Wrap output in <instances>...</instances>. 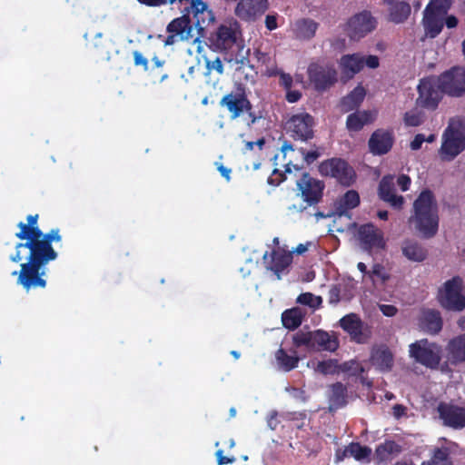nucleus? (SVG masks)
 <instances>
[{"instance_id":"dca6fc26","label":"nucleus","mask_w":465,"mask_h":465,"mask_svg":"<svg viewBox=\"0 0 465 465\" xmlns=\"http://www.w3.org/2000/svg\"><path fill=\"white\" fill-rule=\"evenodd\" d=\"M360 203V196L359 193L354 190L347 191L343 195L338 198L334 203V213L337 216L334 223H336L338 220H341L342 217H347L349 219V223L346 226L347 229H350L354 225L352 222H351V217L349 215V211L357 207Z\"/></svg>"},{"instance_id":"6e6d98bb","label":"nucleus","mask_w":465,"mask_h":465,"mask_svg":"<svg viewBox=\"0 0 465 465\" xmlns=\"http://www.w3.org/2000/svg\"><path fill=\"white\" fill-rule=\"evenodd\" d=\"M302 97L301 92L297 90L288 89L286 92V99L289 103H295Z\"/></svg>"},{"instance_id":"b1692460","label":"nucleus","mask_w":465,"mask_h":465,"mask_svg":"<svg viewBox=\"0 0 465 465\" xmlns=\"http://www.w3.org/2000/svg\"><path fill=\"white\" fill-rule=\"evenodd\" d=\"M401 249L403 256L411 262H421L427 257L426 249L412 239H405L401 242Z\"/></svg>"},{"instance_id":"bb28decb","label":"nucleus","mask_w":465,"mask_h":465,"mask_svg":"<svg viewBox=\"0 0 465 465\" xmlns=\"http://www.w3.org/2000/svg\"><path fill=\"white\" fill-rule=\"evenodd\" d=\"M341 326L357 341L363 340L362 322L356 314H349L340 321Z\"/></svg>"},{"instance_id":"79ce46f5","label":"nucleus","mask_w":465,"mask_h":465,"mask_svg":"<svg viewBox=\"0 0 465 465\" xmlns=\"http://www.w3.org/2000/svg\"><path fill=\"white\" fill-rule=\"evenodd\" d=\"M421 465H452V463L448 450L437 448L430 460L423 462Z\"/></svg>"},{"instance_id":"ea45409f","label":"nucleus","mask_w":465,"mask_h":465,"mask_svg":"<svg viewBox=\"0 0 465 465\" xmlns=\"http://www.w3.org/2000/svg\"><path fill=\"white\" fill-rule=\"evenodd\" d=\"M317 30V24L312 20H302L297 23V35L301 38H311Z\"/></svg>"},{"instance_id":"4be33fe9","label":"nucleus","mask_w":465,"mask_h":465,"mask_svg":"<svg viewBox=\"0 0 465 465\" xmlns=\"http://www.w3.org/2000/svg\"><path fill=\"white\" fill-rule=\"evenodd\" d=\"M195 28L191 25V21L187 15L173 19L167 26L170 34H175L179 36V40H189L194 37L193 31Z\"/></svg>"},{"instance_id":"774afa93","label":"nucleus","mask_w":465,"mask_h":465,"mask_svg":"<svg viewBox=\"0 0 465 465\" xmlns=\"http://www.w3.org/2000/svg\"><path fill=\"white\" fill-rule=\"evenodd\" d=\"M444 23L448 28H454L458 25V19L454 15L444 16Z\"/></svg>"},{"instance_id":"f704fd0d","label":"nucleus","mask_w":465,"mask_h":465,"mask_svg":"<svg viewBox=\"0 0 465 465\" xmlns=\"http://www.w3.org/2000/svg\"><path fill=\"white\" fill-rule=\"evenodd\" d=\"M401 452V447L394 440H385V442L377 446L375 456L379 461L388 460L391 455H397Z\"/></svg>"},{"instance_id":"9b49d317","label":"nucleus","mask_w":465,"mask_h":465,"mask_svg":"<svg viewBox=\"0 0 465 465\" xmlns=\"http://www.w3.org/2000/svg\"><path fill=\"white\" fill-rule=\"evenodd\" d=\"M313 119L308 113L292 114L285 123L286 130L293 137L301 140H308L312 136Z\"/></svg>"},{"instance_id":"f8f14e48","label":"nucleus","mask_w":465,"mask_h":465,"mask_svg":"<svg viewBox=\"0 0 465 465\" xmlns=\"http://www.w3.org/2000/svg\"><path fill=\"white\" fill-rule=\"evenodd\" d=\"M176 0H171L174 3ZM180 3L186 2L189 5L185 7L188 13H192L195 20V26L197 31L203 30L204 27L214 22V15L212 10L208 8L206 3L203 0H178Z\"/></svg>"},{"instance_id":"0e129e2a","label":"nucleus","mask_w":465,"mask_h":465,"mask_svg":"<svg viewBox=\"0 0 465 465\" xmlns=\"http://www.w3.org/2000/svg\"><path fill=\"white\" fill-rule=\"evenodd\" d=\"M429 346H430V343H429L428 340L422 339V340H420V341H417L411 343L410 345V349H417V350L430 349Z\"/></svg>"},{"instance_id":"338daca9","label":"nucleus","mask_w":465,"mask_h":465,"mask_svg":"<svg viewBox=\"0 0 465 465\" xmlns=\"http://www.w3.org/2000/svg\"><path fill=\"white\" fill-rule=\"evenodd\" d=\"M43 237L48 241V242L50 243V242L52 241H56V242H59L61 237L59 235V231L58 230H52L48 234L46 235H43Z\"/></svg>"},{"instance_id":"7c9ffc66","label":"nucleus","mask_w":465,"mask_h":465,"mask_svg":"<svg viewBox=\"0 0 465 465\" xmlns=\"http://www.w3.org/2000/svg\"><path fill=\"white\" fill-rule=\"evenodd\" d=\"M439 351H410V354L417 362L430 369H437L441 359Z\"/></svg>"},{"instance_id":"de8ad7c7","label":"nucleus","mask_w":465,"mask_h":465,"mask_svg":"<svg viewBox=\"0 0 465 465\" xmlns=\"http://www.w3.org/2000/svg\"><path fill=\"white\" fill-rule=\"evenodd\" d=\"M369 274L373 281H375V278H377L381 281V283L386 282L390 279V274L380 264H375Z\"/></svg>"},{"instance_id":"37998d69","label":"nucleus","mask_w":465,"mask_h":465,"mask_svg":"<svg viewBox=\"0 0 465 465\" xmlns=\"http://www.w3.org/2000/svg\"><path fill=\"white\" fill-rule=\"evenodd\" d=\"M347 451L357 460H362L369 458L371 454V449L368 446H362L358 442H352L347 448Z\"/></svg>"},{"instance_id":"2eb2a0df","label":"nucleus","mask_w":465,"mask_h":465,"mask_svg":"<svg viewBox=\"0 0 465 465\" xmlns=\"http://www.w3.org/2000/svg\"><path fill=\"white\" fill-rule=\"evenodd\" d=\"M438 412L444 425L453 429L465 427L464 408L441 402L438 406Z\"/></svg>"},{"instance_id":"5701e85b","label":"nucleus","mask_w":465,"mask_h":465,"mask_svg":"<svg viewBox=\"0 0 465 465\" xmlns=\"http://www.w3.org/2000/svg\"><path fill=\"white\" fill-rule=\"evenodd\" d=\"M392 136L391 133L378 130L370 138V150L374 154H383L389 152L392 146Z\"/></svg>"},{"instance_id":"052dcab7","label":"nucleus","mask_w":465,"mask_h":465,"mask_svg":"<svg viewBox=\"0 0 465 465\" xmlns=\"http://www.w3.org/2000/svg\"><path fill=\"white\" fill-rule=\"evenodd\" d=\"M267 424L272 430H275L279 424L278 414L276 411L270 413L267 419Z\"/></svg>"},{"instance_id":"f257e3e1","label":"nucleus","mask_w":465,"mask_h":465,"mask_svg":"<svg viewBox=\"0 0 465 465\" xmlns=\"http://www.w3.org/2000/svg\"><path fill=\"white\" fill-rule=\"evenodd\" d=\"M21 229L15 236L21 240H28L25 243H18L16 249L28 248L30 255L28 262L21 264V271L18 274V283L29 291L32 288L45 287V281L41 278L39 273L40 266L56 258V252L54 251L48 241H46L38 229V227H28L27 224L21 222L18 223Z\"/></svg>"},{"instance_id":"c85d7f7f","label":"nucleus","mask_w":465,"mask_h":465,"mask_svg":"<svg viewBox=\"0 0 465 465\" xmlns=\"http://www.w3.org/2000/svg\"><path fill=\"white\" fill-rule=\"evenodd\" d=\"M329 404L330 411H336L347 404V388L344 384L336 382L331 385Z\"/></svg>"},{"instance_id":"a878e982","label":"nucleus","mask_w":465,"mask_h":465,"mask_svg":"<svg viewBox=\"0 0 465 465\" xmlns=\"http://www.w3.org/2000/svg\"><path fill=\"white\" fill-rule=\"evenodd\" d=\"M390 6V20L395 24L403 23L411 15V6L407 2L400 0H383Z\"/></svg>"},{"instance_id":"423d86ee","label":"nucleus","mask_w":465,"mask_h":465,"mask_svg":"<svg viewBox=\"0 0 465 465\" xmlns=\"http://www.w3.org/2000/svg\"><path fill=\"white\" fill-rule=\"evenodd\" d=\"M339 65L341 74L347 79L352 78L361 71L364 65L370 69H376L380 65L377 55H362L361 54H345L341 57Z\"/></svg>"},{"instance_id":"5fc2aeb1","label":"nucleus","mask_w":465,"mask_h":465,"mask_svg":"<svg viewBox=\"0 0 465 465\" xmlns=\"http://www.w3.org/2000/svg\"><path fill=\"white\" fill-rule=\"evenodd\" d=\"M265 25H266V28L270 31L276 29L278 27L277 15H266Z\"/></svg>"},{"instance_id":"2f4dec72","label":"nucleus","mask_w":465,"mask_h":465,"mask_svg":"<svg viewBox=\"0 0 465 465\" xmlns=\"http://www.w3.org/2000/svg\"><path fill=\"white\" fill-rule=\"evenodd\" d=\"M366 95V90L363 86L358 85L356 86L347 96H345L341 103V106L344 112L351 111L362 103L364 97Z\"/></svg>"},{"instance_id":"6e6552de","label":"nucleus","mask_w":465,"mask_h":465,"mask_svg":"<svg viewBox=\"0 0 465 465\" xmlns=\"http://www.w3.org/2000/svg\"><path fill=\"white\" fill-rule=\"evenodd\" d=\"M419 96L416 104L419 106L434 109L441 98V88L438 78L427 77L418 85Z\"/></svg>"},{"instance_id":"20e7f679","label":"nucleus","mask_w":465,"mask_h":465,"mask_svg":"<svg viewBox=\"0 0 465 465\" xmlns=\"http://www.w3.org/2000/svg\"><path fill=\"white\" fill-rule=\"evenodd\" d=\"M442 140L440 157L450 161L465 148V121L452 119L443 134Z\"/></svg>"},{"instance_id":"f03ea898","label":"nucleus","mask_w":465,"mask_h":465,"mask_svg":"<svg viewBox=\"0 0 465 465\" xmlns=\"http://www.w3.org/2000/svg\"><path fill=\"white\" fill-rule=\"evenodd\" d=\"M410 225L422 238L433 237L439 228V208L433 193L422 191L414 201Z\"/></svg>"},{"instance_id":"c03bdc74","label":"nucleus","mask_w":465,"mask_h":465,"mask_svg":"<svg viewBox=\"0 0 465 465\" xmlns=\"http://www.w3.org/2000/svg\"><path fill=\"white\" fill-rule=\"evenodd\" d=\"M450 7V0H430L425 10L444 17Z\"/></svg>"},{"instance_id":"09e8293b","label":"nucleus","mask_w":465,"mask_h":465,"mask_svg":"<svg viewBox=\"0 0 465 465\" xmlns=\"http://www.w3.org/2000/svg\"><path fill=\"white\" fill-rule=\"evenodd\" d=\"M205 64L209 72L215 71L220 74H223V64L220 58H216L214 60L205 58Z\"/></svg>"},{"instance_id":"aec40b11","label":"nucleus","mask_w":465,"mask_h":465,"mask_svg":"<svg viewBox=\"0 0 465 465\" xmlns=\"http://www.w3.org/2000/svg\"><path fill=\"white\" fill-rule=\"evenodd\" d=\"M379 196L391 206L401 209L404 203V198L395 193L394 176H384L379 185Z\"/></svg>"},{"instance_id":"a19ab883","label":"nucleus","mask_w":465,"mask_h":465,"mask_svg":"<svg viewBox=\"0 0 465 465\" xmlns=\"http://www.w3.org/2000/svg\"><path fill=\"white\" fill-rule=\"evenodd\" d=\"M296 302L302 305L308 306L312 310L319 309L322 304V298L312 292H304L297 297Z\"/></svg>"},{"instance_id":"e2e57ef3","label":"nucleus","mask_w":465,"mask_h":465,"mask_svg":"<svg viewBox=\"0 0 465 465\" xmlns=\"http://www.w3.org/2000/svg\"><path fill=\"white\" fill-rule=\"evenodd\" d=\"M139 3L148 6H161L166 5L171 0H137Z\"/></svg>"},{"instance_id":"e433bc0d","label":"nucleus","mask_w":465,"mask_h":465,"mask_svg":"<svg viewBox=\"0 0 465 465\" xmlns=\"http://www.w3.org/2000/svg\"><path fill=\"white\" fill-rule=\"evenodd\" d=\"M272 259L271 270L278 274L291 264L292 256L291 252L278 250L273 251Z\"/></svg>"},{"instance_id":"6ab92c4d","label":"nucleus","mask_w":465,"mask_h":465,"mask_svg":"<svg viewBox=\"0 0 465 465\" xmlns=\"http://www.w3.org/2000/svg\"><path fill=\"white\" fill-rule=\"evenodd\" d=\"M268 8V0H240L235 13L243 20H254Z\"/></svg>"},{"instance_id":"49530a36","label":"nucleus","mask_w":465,"mask_h":465,"mask_svg":"<svg viewBox=\"0 0 465 465\" xmlns=\"http://www.w3.org/2000/svg\"><path fill=\"white\" fill-rule=\"evenodd\" d=\"M404 123L409 126H417L422 123V115L417 109L407 112L404 115Z\"/></svg>"},{"instance_id":"1a4fd4ad","label":"nucleus","mask_w":465,"mask_h":465,"mask_svg":"<svg viewBox=\"0 0 465 465\" xmlns=\"http://www.w3.org/2000/svg\"><path fill=\"white\" fill-rule=\"evenodd\" d=\"M220 104L229 111L232 119H235L242 114L248 113L250 117L248 125L254 124L256 121V117L251 113V104L243 94H228L222 98Z\"/></svg>"},{"instance_id":"9d476101","label":"nucleus","mask_w":465,"mask_h":465,"mask_svg":"<svg viewBox=\"0 0 465 465\" xmlns=\"http://www.w3.org/2000/svg\"><path fill=\"white\" fill-rule=\"evenodd\" d=\"M322 174L337 179L341 183L349 185L354 177L353 170L341 159H331L320 165Z\"/></svg>"},{"instance_id":"f3484780","label":"nucleus","mask_w":465,"mask_h":465,"mask_svg":"<svg viewBox=\"0 0 465 465\" xmlns=\"http://www.w3.org/2000/svg\"><path fill=\"white\" fill-rule=\"evenodd\" d=\"M239 35L236 24L222 25L212 38V45L218 50H228L236 43Z\"/></svg>"},{"instance_id":"7ed1b4c3","label":"nucleus","mask_w":465,"mask_h":465,"mask_svg":"<svg viewBox=\"0 0 465 465\" xmlns=\"http://www.w3.org/2000/svg\"><path fill=\"white\" fill-rule=\"evenodd\" d=\"M437 299L441 307L453 312L465 309V284L460 276L447 280L439 288Z\"/></svg>"},{"instance_id":"680f3d73","label":"nucleus","mask_w":465,"mask_h":465,"mask_svg":"<svg viewBox=\"0 0 465 465\" xmlns=\"http://www.w3.org/2000/svg\"><path fill=\"white\" fill-rule=\"evenodd\" d=\"M426 138L423 134H417L413 141L411 143V148L412 150H418L421 147L423 142H425Z\"/></svg>"},{"instance_id":"c756f323","label":"nucleus","mask_w":465,"mask_h":465,"mask_svg":"<svg viewBox=\"0 0 465 465\" xmlns=\"http://www.w3.org/2000/svg\"><path fill=\"white\" fill-rule=\"evenodd\" d=\"M420 324L425 331L436 333L442 328V320L440 312L432 310H427L422 312Z\"/></svg>"},{"instance_id":"c9c22d12","label":"nucleus","mask_w":465,"mask_h":465,"mask_svg":"<svg viewBox=\"0 0 465 465\" xmlns=\"http://www.w3.org/2000/svg\"><path fill=\"white\" fill-rule=\"evenodd\" d=\"M371 359L373 365L382 371H391L393 365V355L391 351H372Z\"/></svg>"},{"instance_id":"864d4df0","label":"nucleus","mask_w":465,"mask_h":465,"mask_svg":"<svg viewBox=\"0 0 465 465\" xmlns=\"http://www.w3.org/2000/svg\"><path fill=\"white\" fill-rule=\"evenodd\" d=\"M278 74H280V84L286 89H291L292 84V78L290 74L285 73H280L278 71Z\"/></svg>"},{"instance_id":"8fccbe9b","label":"nucleus","mask_w":465,"mask_h":465,"mask_svg":"<svg viewBox=\"0 0 465 465\" xmlns=\"http://www.w3.org/2000/svg\"><path fill=\"white\" fill-rule=\"evenodd\" d=\"M215 456L217 458V463L218 465H226L231 464L235 461L234 457H227L223 455V451L222 450H218L215 453Z\"/></svg>"},{"instance_id":"ddd939ff","label":"nucleus","mask_w":465,"mask_h":465,"mask_svg":"<svg viewBox=\"0 0 465 465\" xmlns=\"http://www.w3.org/2000/svg\"><path fill=\"white\" fill-rule=\"evenodd\" d=\"M298 195L303 199L308 204L318 203L322 197L323 184L317 179L311 177L308 173H304L297 181Z\"/></svg>"},{"instance_id":"393cba45","label":"nucleus","mask_w":465,"mask_h":465,"mask_svg":"<svg viewBox=\"0 0 465 465\" xmlns=\"http://www.w3.org/2000/svg\"><path fill=\"white\" fill-rule=\"evenodd\" d=\"M422 25L425 32V36L435 38L443 28L444 17L424 10Z\"/></svg>"},{"instance_id":"473e14b6","label":"nucleus","mask_w":465,"mask_h":465,"mask_svg":"<svg viewBox=\"0 0 465 465\" xmlns=\"http://www.w3.org/2000/svg\"><path fill=\"white\" fill-rule=\"evenodd\" d=\"M305 316V312L298 307L286 310L282 314V322L285 328L294 330L298 328Z\"/></svg>"},{"instance_id":"a18cd8bd","label":"nucleus","mask_w":465,"mask_h":465,"mask_svg":"<svg viewBox=\"0 0 465 465\" xmlns=\"http://www.w3.org/2000/svg\"><path fill=\"white\" fill-rule=\"evenodd\" d=\"M341 371L349 372L351 375H360L364 371V368L356 361H349L341 364Z\"/></svg>"},{"instance_id":"603ef678","label":"nucleus","mask_w":465,"mask_h":465,"mask_svg":"<svg viewBox=\"0 0 465 465\" xmlns=\"http://www.w3.org/2000/svg\"><path fill=\"white\" fill-rule=\"evenodd\" d=\"M411 183V178L405 174L400 175L397 179V183L400 186V188L401 189V191H403V192H405L409 189Z\"/></svg>"},{"instance_id":"4d7b16f0","label":"nucleus","mask_w":465,"mask_h":465,"mask_svg":"<svg viewBox=\"0 0 465 465\" xmlns=\"http://www.w3.org/2000/svg\"><path fill=\"white\" fill-rule=\"evenodd\" d=\"M381 312L385 315L391 317L396 314L397 309L393 305L381 304L380 305Z\"/></svg>"},{"instance_id":"a211bd4d","label":"nucleus","mask_w":465,"mask_h":465,"mask_svg":"<svg viewBox=\"0 0 465 465\" xmlns=\"http://www.w3.org/2000/svg\"><path fill=\"white\" fill-rule=\"evenodd\" d=\"M375 27V21L368 12L360 13L351 17L348 23V32L351 38L359 39Z\"/></svg>"},{"instance_id":"4c0bfd02","label":"nucleus","mask_w":465,"mask_h":465,"mask_svg":"<svg viewBox=\"0 0 465 465\" xmlns=\"http://www.w3.org/2000/svg\"><path fill=\"white\" fill-rule=\"evenodd\" d=\"M314 370L323 375L335 374L341 371V364H339L338 360L330 359L326 361H311Z\"/></svg>"},{"instance_id":"0eeeda50","label":"nucleus","mask_w":465,"mask_h":465,"mask_svg":"<svg viewBox=\"0 0 465 465\" xmlns=\"http://www.w3.org/2000/svg\"><path fill=\"white\" fill-rule=\"evenodd\" d=\"M442 93L459 97L465 94V68L454 67L438 77Z\"/></svg>"},{"instance_id":"cd10ccee","label":"nucleus","mask_w":465,"mask_h":465,"mask_svg":"<svg viewBox=\"0 0 465 465\" xmlns=\"http://www.w3.org/2000/svg\"><path fill=\"white\" fill-rule=\"evenodd\" d=\"M376 117V113L372 111H358L351 114L347 118V128L350 131H359L365 124L371 123Z\"/></svg>"},{"instance_id":"39448f33","label":"nucleus","mask_w":465,"mask_h":465,"mask_svg":"<svg viewBox=\"0 0 465 465\" xmlns=\"http://www.w3.org/2000/svg\"><path fill=\"white\" fill-rule=\"evenodd\" d=\"M294 345L297 347L309 346L315 347L320 346L324 349H336L339 344L337 338L334 334H331L327 331L317 330L314 331H299L293 337Z\"/></svg>"},{"instance_id":"72a5a7b5","label":"nucleus","mask_w":465,"mask_h":465,"mask_svg":"<svg viewBox=\"0 0 465 465\" xmlns=\"http://www.w3.org/2000/svg\"><path fill=\"white\" fill-rule=\"evenodd\" d=\"M292 354H288V351H276L275 360L278 367L284 371H290L297 367L299 357L296 355L297 351H290Z\"/></svg>"},{"instance_id":"3c124183","label":"nucleus","mask_w":465,"mask_h":465,"mask_svg":"<svg viewBox=\"0 0 465 465\" xmlns=\"http://www.w3.org/2000/svg\"><path fill=\"white\" fill-rule=\"evenodd\" d=\"M450 349H465V333L452 339L450 342Z\"/></svg>"},{"instance_id":"412c9836","label":"nucleus","mask_w":465,"mask_h":465,"mask_svg":"<svg viewBox=\"0 0 465 465\" xmlns=\"http://www.w3.org/2000/svg\"><path fill=\"white\" fill-rule=\"evenodd\" d=\"M359 238L369 249H383V232L372 224H365L359 229Z\"/></svg>"},{"instance_id":"13d9d810","label":"nucleus","mask_w":465,"mask_h":465,"mask_svg":"<svg viewBox=\"0 0 465 465\" xmlns=\"http://www.w3.org/2000/svg\"><path fill=\"white\" fill-rule=\"evenodd\" d=\"M407 408L401 404H395L392 407V414L396 419H400L401 417L406 414Z\"/></svg>"},{"instance_id":"4468645a","label":"nucleus","mask_w":465,"mask_h":465,"mask_svg":"<svg viewBox=\"0 0 465 465\" xmlns=\"http://www.w3.org/2000/svg\"><path fill=\"white\" fill-rule=\"evenodd\" d=\"M311 83L317 90H324L336 82L337 73L332 66L311 64L308 68Z\"/></svg>"},{"instance_id":"58836bf2","label":"nucleus","mask_w":465,"mask_h":465,"mask_svg":"<svg viewBox=\"0 0 465 465\" xmlns=\"http://www.w3.org/2000/svg\"><path fill=\"white\" fill-rule=\"evenodd\" d=\"M255 56L257 58V61L261 64V72L263 74H266L268 76H273L278 74L277 66L272 56L261 51H257L255 53Z\"/></svg>"},{"instance_id":"bf43d9fd","label":"nucleus","mask_w":465,"mask_h":465,"mask_svg":"<svg viewBox=\"0 0 465 465\" xmlns=\"http://www.w3.org/2000/svg\"><path fill=\"white\" fill-rule=\"evenodd\" d=\"M340 301V290L337 287H332L329 291V302L336 304Z\"/></svg>"},{"instance_id":"69168bd1","label":"nucleus","mask_w":465,"mask_h":465,"mask_svg":"<svg viewBox=\"0 0 465 465\" xmlns=\"http://www.w3.org/2000/svg\"><path fill=\"white\" fill-rule=\"evenodd\" d=\"M134 64L136 65H142V66L146 67L147 60L141 53L134 52Z\"/></svg>"}]
</instances>
